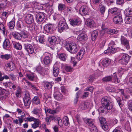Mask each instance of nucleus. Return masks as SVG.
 Segmentation results:
<instances>
[{
	"instance_id": "nucleus-1",
	"label": "nucleus",
	"mask_w": 132,
	"mask_h": 132,
	"mask_svg": "<svg viewBox=\"0 0 132 132\" xmlns=\"http://www.w3.org/2000/svg\"><path fill=\"white\" fill-rule=\"evenodd\" d=\"M101 103L102 106L107 110H110L113 108L112 104L105 98L102 99Z\"/></svg>"
},
{
	"instance_id": "nucleus-2",
	"label": "nucleus",
	"mask_w": 132,
	"mask_h": 132,
	"mask_svg": "<svg viewBox=\"0 0 132 132\" xmlns=\"http://www.w3.org/2000/svg\"><path fill=\"white\" fill-rule=\"evenodd\" d=\"M66 49L71 53H74L78 51V47L75 43L71 42L66 46Z\"/></svg>"
},
{
	"instance_id": "nucleus-3",
	"label": "nucleus",
	"mask_w": 132,
	"mask_h": 132,
	"mask_svg": "<svg viewBox=\"0 0 132 132\" xmlns=\"http://www.w3.org/2000/svg\"><path fill=\"white\" fill-rule=\"evenodd\" d=\"M58 27L60 32L64 30H66L68 28V27L65 21V20H60L58 24Z\"/></svg>"
},
{
	"instance_id": "nucleus-4",
	"label": "nucleus",
	"mask_w": 132,
	"mask_h": 132,
	"mask_svg": "<svg viewBox=\"0 0 132 132\" xmlns=\"http://www.w3.org/2000/svg\"><path fill=\"white\" fill-rule=\"evenodd\" d=\"M115 45L114 42L111 41L109 44L108 49L104 51V53L109 54L116 51V50L114 47Z\"/></svg>"
},
{
	"instance_id": "nucleus-5",
	"label": "nucleus",
	"mask_w": 132,
	"mask_h": 132,
	"mask_svg": "<svg viewBox=\"0 0 132 132\" xmlns=\"http://www.w3.org/2000/svg\"><path fill=\"white\" fill-rule=\"evenodd\" d=\"M121 56V58L119 60V62L123 64L127 65L130 56L126 54L122 55Z\"/></svg>"
},
{
	"instance_id": "nucleus-6",
	"label": "nucleus",
	"mask_w": 132,
	"mask_h": 132,
	"mask_svg": "<svg viewBox=\"0 0 132 132\" xmlns=\"http://www.w3.org/2000/svg\"><path fill=\"white\" fill-rule=\"evenodd\" d=\"M14 64L12 61L7 63L5 65V68L6 70L8 71H11L15 68Z\"/></svg>"
},
{
	"instance_id": "nucleus-7",
	"label": "nucleus",
	"mask_w": 132,
	"mask_h": 132,
	"mask_svg": "<svg viewBox=\"0 0 132 132\" xmlns=\"http://www.w3.org/2000/svg\"><path fill=\"white\" fill-rule=\"evenodd\" d=\"M45 17V14L42 12L37 13L36 15V19L38 23L42 22Z\"/></svg>"
},
{
	"instance_id": "nucleus-8",
	"label": "nucleus",
	"mask_w": 132,
	"mask_h": 132,
	"mask_svg": "<svg viewBox=\"0 0 132 132\" xmlns=\"http://www.w3.org/2000/svg\"><path fill=\"white\" fill-rule=\"evenodd\" d=\"M23 100L25 107L27 109L29 108L31 102L30 98L29 95H26L23 98Z\"/></svg>"
},
{
	"instance_id": "nucleus-9",
	"label": "nucleus",
	"mask_w": 132,
	"mask_h": 132,
	"mask_svg": "<svg viewBox=\"0 0 132 132\" xmlns=\"http://www.w3.org/2000/svg\"><path fill=\"white\" fill-rule=\"evenodd\" d=\"M86 24L89 28H94L96 27V23L94 21L91 19H87L86 21Z\"/></svg>"
},
{
	"instance_id": "nucleus-10",
	"label": "nucleus",
	"mask_w": 132,
	"mask_h": 132,
	"mask_svg": "<svg viewBox=\"0 0 132 132\" xmlns=\"http://www.w3.org/2000/svg\"><path fill=\"white\" fill-rule=\"evenodd\" d=\"M44 28L47 33L51 34L54 30V26L51 24H47L45 25Z\"/></svg>"
},
{
	"instance_id": "nucleus-11",
	"label": "nucleus",
	"mask_w": 132,
	"mask_h": 132,
	"mask_svg": "<svg viewBox=\"0 0 132 132\" xmlns=\"http://www.w3.org/2000/svg\"><path fill=\"white\" fill-rule=\"evenodd\" d=\"M89 10L88 8L86 5L82 6L80 9L79 12L82 15H87Z\"/></svg>"
},
{
	"instance_id": "nucleus-12",
	"label": "nucleus",
	"mask_w": 132,
	"mask_h": 132,
	"mask_svg": "<svg viewBox=\"0 0 132 132\" xmlns=\"http://www.w3.org/2000/svg\"><path fill=\"white\" fill-rule=\"evenodd\" d=\"M69 21L70 24L74 27L79 26L80 24L79 20L78 19H70Z\"/></svg>"
},
{
	"instance_id": "nucleus-13",
	"label": "nucleus",
	"mask_w": 132,
	"mask_h": 132,
	"mask_svg": "<svg viewBox=\"0 0 132 132\" xmlns=\"http://www.w3.org/2000/svg\"><path fill=\"white\" fill-rule=\"evenodd\" d=\"M121 44L123 45L127 50L129 49L130 46L128 41L123 36H121Z\"/></svg>"
},
{
	"instance_id": "nucleus-14",
	"label": "nucleus",
	"mask_w": 132,
	"mask_h": 132,
	"mask_svg": "<svg viewBox=\"0 0 132 132\" xmlns=\"http://www.w3.org/2000/svg\"><path fill=\"white\" fill-rule=\"evenodd\" d=\"M24 48L30 54H32L34 52L33 47L29 44H26L24 45Z\"/></svg>"
},
{
	"instance_id": "nucleus-15",
	"label": "nucleus",
	"mask_w": 132,
	"mask_h": 132,
	"mask_svg": "<svg viewBox=\"0 0 132 132\" xmlns=\"http://www.w3.org/2000/svg\"><path fill=\"white\" fill-rule=\"evenodd\" d=\"M113 20L114 23L117 24H120L121 23L122 19L121 16L117 15L114 18Z\"/></svg>"
},
{
	"instance_id": "nucleus-16",
	"label": "nucleus",
	"mask_w": 132,
	"mask_h": 132,
	"mask_svg": "<svg viewBox=\"0 0 132 132\" xmlns=\"http://www.w3.org/2000/svg\"><path fill=\"white\" fill-rule=\"evenodd\" d=\"M99 8L101 13L102 15H103L106 9L104 3L102 2L100 3L99 4Z\"/></svg>"
},
{
	"instance_id": "nucleus-17",
	"label": "nucleus",
	"mask_w": 132,
	"mask_h": 132,
	"mask_svg": "<svg viewBox=\"0 0 132 132\" xmlns=\"http://www.w3.org/2000/svg\"><path fill=\"white\" fill-rule=\"evenodd\" d=\"M78 40L82 42H84L87 40V36L85 34L81 33L78 36Z\"/></svg>"
},
{
	"instance_id": "nucleus-18",
	"label": "nucleus",
	"mask_w": 132,
	"mask_h": 132,
	"mask_svg": "<svg viewBox=\"0 0 132 132\" xmlns=\"http://www.w3.org/2000/svg\"><path fill=\"white\" fill-rule=\"evenodd\" d=\"M25 20L27 23L29 24L31 23L34 21L32 15L30 14H27L25 18Z\"/></svg>"
},
{
	"instance_id": "nucleus-19",
	"label": "nucleus",
	"mask_w": 132,
	"mask_h": 132,
	"mask_svg": "<svg viewBox=\"0 0 132 132\" xmlns=\"http://www.w3.org/2000/svg\"><path fill=\"white\" fill-rule=\"evenodd\" d=\"M41 109V107L36 106L34 108L31 112V113L35 115H38L40 112Z\"/></svg>"
},
{
	"instance_id": "nucleus-20",
	"label": "nucleus",
	"mask_w": 132,
	"mask_h": 132,
	"mask_svg": "<svg viewBox=\"0 0 132 132\" xmlns=\"http://www.w3.org/2000/svg\"><path fill=\"white\" fill-rule=\"evenodd\" d=\"M85 50L83 49H81L77 55L76 58L78 60H81L82 58V56L85 54Z\"/></svg>"
},
{
	"instance_id": "nucleus-21",
	"label": "nucleus",
	"mask_w": 132,
	"mask_h": 132,
	"mask_svg": "<svg viewBox=\"0 0 132 132\" xmlns=\"http://www.w3.org/2000/svg\"><path fill=\"white\" fill-rule=\"evenodd\" d=\"M85 121L88 124V127H91L93 125H94V119H85Z\"/></svg>"
},
{
	"instance_id": "nucleus-22",
	"label": "nucleus",
	"mask_w": 132,
	"mask_h": 132,
	"mask_svg": "<svg viewBox=\"0 0 132 132\" xmlns=\"http://www.w3.org/2000/svg\"><path fill=\"white\" fill-rule=\"evenodd\" d=\"M110 62V60L109 59L107 58L103 60L101 63L103 66L104 67H107L109 65Z\"/></svg>"
},
{
	"instance_id": "nucleus-23",
	"label": "nucleus",
	"mask_w": 132,
	"mask_h": 132,
	"mask_svg": "<svg viewBox=\"0 0 132 132\" xmlns=\"http://www.w3.org/2000/svg\"><path fill=\"white\" fill-rule=\"evenodd\" d=\"M88 103L85 102H82L79 105V108L82 110H85L87 109L88 106Z\"/></svg>"
},
{
	"instance_id": "nucleus-24",
	"label": "nucleus",
	"mask_w": 132,
	"mask_h": 132,
	"mask_svg": "<svg viewBox=\"0 0 132 132\" xmlns=\"http://www.w3.org/2000/svg\"><path fill=\"white\" fill-rule=\"evenodd\" d=\"M12 43L14 46V48L18 50H21V49L22 47L21 44L14 41H12Z\"/></svg>"
},
{
	"instance_id": "nucleus-25",
	"label": "nucleus",
	"mask_w": 132,
	"mask_h": 132,
	"mask_svg": "<svg viewBox=\"0 0 132 132\" xmlns=\"http://www.w3.org/2000/svg\"><path fill=\"white\" fill-rule=\"evenodd\" d=\"M34 121V123L31 124V126L33 128L35 129L38 127L40 121L39 119H36Z\"/></svg>"
},
{
	"instance_id": "nucleus-26",
	"label": "nucleus",
	"mask_w": 132,
	"mask_h": 132,
	"mask_svg": "<svg viewBox=\"0 0 132 132\" xmlns=\"http://www.w3.org/2000/svg\"><path fill=\"white\" fill-rule=\"evenodd\" d=\"M1 1L2 3L0 4V12L4 8L6 7L7 5L6 0H1Z\"/></svg>"
},
{
	"instance_id": "nucleus-27",
	"label": "nucleus",
	"mask_w": 132,
	"mask_h": 132,
	"mask_svg": "<svg viewBox=\"0 0 132 132\" xmlns=\"http://www.w3.org/2000/svg\"><path fill=\"white\" fill-rule=\"evenodd\" d=\"M12 34L13 36L16 39L20 40L22 38L21 34L18 32H13Z\"/></svg>"
},
{
	"instance_id": "nucleus-28",
	"label": "nucleus",
	"mask_w": 132,
	"mask_h": 132,
	"mask_svg": "<svg viewBox=\"0 0 132 132\" xmlns=\"http://www.w3.org/2000/svg\"><path fill=\"white\" fill-rule=\"evenodd\" d=\"M106 32L107 34H116L118 32V31L116 30L111 29H106Z\"/></svg>"
},
{
	"instance_id": "nucleus-29",
	"label": "nucleus",
	"mask_w": 132,
	"mask_h": 132,
	"mask_svg": "<svg viewBox=\"0 0 132 132\" xmlns=\"http://www.w3.org/2000/svg\"><path fill=\"white\" fill-rule=\"evenodd\" d=\"M10 46V42L7 39H6L4 42L3 43V47L5 48H9Z\"/></svg>"
},
{
	"instance_id": "nucleus-30",
	"label": "nucleus",
	"mask_w": 132,
	"mask_h": 132,
	"mask_svg": "<svg viewBox=\"0 0 132 132\" xmlns=\"http://www.w3.org/2000/svg\"><path fill=\"white\" fill-rule=\"evenodd\" d=\"M109 11L113 14H118L119 12V9L116 7H114L109 10Z\"/></svg>"
},
{
	"instance_id": "nucleus-31",
	"label": "nucleus",
	"mask_w": 132,
	"mask_h": 132,
	"mask_svg": "<svg viewBox=\"0 0 132 132\" xmlns=\"http://www.w3.org/2000/svg\"><path fill=\"white\" fill-rule=\"evenodd\" d=\"M6 90L0 87V98L3 99L5 98L6 96L5 95V93Z\"/></svg>"
},
{
	"instance_id": "nucleus-32",
	"label": "nucleus",
	"mask_w": 132,
	"mask_h": 132,
	"mask_svg": "<svg viewBox=\"0 0 132 132\" xmlns=\"http://www.w3.org/2000/svg\"><path fill=\"white\" fill-rule=\"evenodd\" d=\"M125 23L130 24L132 23V16H127L125 18Z\"/></svg>"
},
{
	"instance_id": "nucleus-33",
	"label": "nucleus",
	"mask_w": 132,
	"mask_h": 132,
	"mask_svg": "<svg viewBox=\"0 0 132 132\" xmlns=\"http://www.w3.org/2000/svg\"><path fill=\"white\" fill-rule=\"evenodd\" d=\"M36 40L38 42L40 43H43L45 42V39L43 36H37L36 37Z\"/></svg>"
},
{
	"instance_id": "nucleus-34",
	"label": "nucleus",
	"mask_w": 132,
	"mask_h": 132,
	"mask_svg": "<svg viewBox=\"0 0 132 132\" xmlns=\"http://www.w3.org/2000/svg\"><path fill=\"white\" fill-rule=\"evenodd\" d=\"M54 95L55 98L57 100H60L62 98L63 95L60 93H57L56 94L55 93Z\"/></svg>"
},
{
	"instance_id": "nucleus-35",
	"label": "nucleus",
	"mask_w": 132,
	"mask_h": 132,
	"mask_svg": "<svg viewBox=\"0 0 132 132\" xmlns=\"http://www.w3.org/2000/svg\"><path fill=\"white\" fill-rule=\"evenodd\" d=\"M59 72V69L56 67H53V73L54 76L55 77L57 76Z\"/></svg>"
},
{
	"instance_id": "nucleus-36",
	"label": "nucleus",
	"mask_w": 132,
	"mask_h": 132,
	"mask_svg": "<svg viewBox=\"0 0 132 132\" xmlns=\"http://www.w3.org/2000/svg\"><path fill=\"white\" fill-rule=\"evenodd\" d=\"M51 62L50 58L48 56H46L45 57L43 60L44 63L46 65L49 64Z\"/></svg>"
},
{
	"instance_id": "nucleus-37",
	"label": "nucleus",
	"mask_w": 132,
	"mask_h": 132,
	"mask_svg": "<svg viewBox=\"0 0 132 132\" xmlns=\"http://www.w3.org/2000/svg\"><path fill=\"white\" fill-rule=\"evenodd\" d=\"M53 85L52 82H46L44 83V87L46 89H50L52 88Z\"/></svg>"
},
{
	"instance_id": "nucleus-38",
	"label": "nucleus",
	"mask_w": 132,
	"mask_h": 132,
	"mask_svg": "<svg viewBox=\"0 0 132 132\" xmlns=\"http://www.w3.org/2000/svg\"><path fill=\"white\" fill-rule=\"evenodd\" d=\"M32 102L34 104L38 105L40 104V100L38 97L35 96L33 99Z\"/></svg>"
},
{
	"instance_id": "nucleus-39",
	"label": "nucleus",
	"mask_w": 132,
	"mask_h": 132,
	"mask_svg": "<svg viewBox=\"0 0 132 132\" xmlns=\"http://www.w3.org/2000/svg\"><path fill=\"white\" fill-rule=\"evenodd\" d=\"M98 36V32L96 30H94L92 33V39L93 41L95 40Z\"/></svg>"
},
{
	"instance_id": "nucleus-40",
	"label": "nucleus",
	"mask_w": 132,
	"mask_h": 132,
	"mask_svg": "<svg viewBox=\"0 0 132 132\" xmlns=\"http://www.w3.org/2000/svg\"><path fill=\"white\" fill-rule=\"evenodd\" d=\"M112 77L111 76H108L103 77L102 79V81L104 82H109L112 80Z\"/></svg>"
},
{
	"instance_id": "nucleus-41",
	"label": "nucleus",
	"mask_w": 132,
	"mask_h": 132,
	"mask_svg": "<svg viewBox=\"0 0 132 132\" xmlns=\"http://www.w3.org/2000/svg\"><path fill=\"white\" fill-rule=\"evenodd\" d=\"M36 119H37L35 118L34 117H31L29 115V117L25 118L24 119V121L25 122L27 121L31 122L34 121L35 120H36Z\"/></svg>"
},
{
	"instance_id": "nucleus-42",
	"label": "nucleus",
	"mask_w": 132,
	"mask_h": 132,
	"mask_svg": "<svg viewBox=\"0 0 132 132\" xmlns=\"http://www.w3.org/2000/svg\"><path fill=\"white\" fill-rule=\"evenodd\" d=\"M56 40L57 39L55 36L52 37L49 39L50 43L51 44H53L56 42Z\"/></svg>"
},
{
	"instance_id": "nucleus-43",
	"label": "nucleus",
	"mask_w": 132,
	"mask_h": 132,
	"mask_svg": "<svg viewBox=\"0 0 132 132\" xmlns=\"http://www.w3.org/2000/svg\"><path fill=\"white\" fill-rule=\"evenodd\" d=\"M102 128L105 131L109 129V124L106 122L101 125Z\"/></svg>"
},
{
	"instance_id": "nucleus-44",
	"label": "nucleus",
	"mask_w": 132,
	"mask_h": 132,
	"mask_svg": "<svg viewBox=\"0 0 132 132\" xmlns=\"http://www.w3.org/2000/svg\"><path fill=\"white\" fill-rule=\"evenodd\" d=\"M36 69L39 73H40L42 75H43V74H44V68H43L41 66H39L37 67L36 68Z\"/></svg>"
},
{
	"instance_id": "nucleus-45",
	"label": "nucleus",
	"mask_w": 132,
	"mask_h": 132,
	"mask_svg": "<svg viewBox=\"0 0 132 132\" xmlns=\"http://www.w3.org/2000/svg\"><path fill=\"white\" fill-rule=\"evenodd\" d=\"M63 121L64 124L65 126H68L69 123V119L67 116H65L64 117Z\"/></svg>"
},
{
	"instance_id": "nucleus-46",
	"label": "nucleus",
	"mask_w": 132,
	"mask_h": 132,
	"mask_svg": "<svg viewBox=\"0 0 132 132\" xmlns=\"http://www.w3.org/2000/svg\"><path fill=\"white\" fill-rule=\"evenodd\" d=\"M28 85L29 87L32 89H33L36 90H38L37 88L31 82H28Z\"/></svg>"
},
{
	"instance_id": "nucleus-47",
	"label": "nucleus",
	"mask_w": 132,
	"mask_h": 132,
	"mask_svg": "<svg viewBox=\"0 0 132 132\" xmlns=\"http://www.w3.org/2000/svg\"><path fill=\"white\" fill-rule=\"evenodd\" d=\"M92 132H97L98 131L97 128L95 125H93L91 127H89Z\"/></svg>"
},
{
	"instance_id": "nucleus-48",
	"label": "nucleus",
	"mask_w": 132,
	"mask_h": 132,
	"mask_svg": "<svg viewBox=\"0 0 132 132\" xmlns=\"http://www.w3.org/2000/svg\"><path fill=\"white\" fill-rule=\"evenodd\" d=\"M10 57V54H5L4 55H1V57L2 59L8 60Z\"/></svg>"
},
{
	"instance_id": "nucleus-49",
	"label": "nucleus",
	"mask_w": 132,
	"mask_h": 132,
	"mask_svg": "<svg viewBox=\"0 0 132 132\" xmlns=\"http://www.w3.org/2000/svg\"><path fill=\"white\" fill-rule=\"evenodd\" d=\"M15 25V23L13 21H11L9 23V26L10 29H13Z\"/></svg>"
},
{
	"instance_id": "nucleus-50",
	"label": "nucleus",
	"mask_w": 132,
	"mask_h": 132,
	"mask_svg": "<svg viewBox=\"0 0 132 132\" xmlns=\"http://www.w3.org/2000/svg\"><path fill=\"white\" fill-rule=\"evenodd\" d=\"M132 10L130 8L126 9L125 11V14L126 15H128L131 14Z\"/></svg>"
},
{
	"instance_id": "nucleus-51",
	"label": "nucleus",
	"mask_w": 132,
	"mask_h": 132,
	"mask_svg": "<svg viewBox=\"0 0 132 132\" xmlns=\"http://www.w3.org/2000/svg\"><path fill=\"white\" fill-rule=\"evenodd\" d=\"M59 56V58L63 61H64L66 58V55L65 54L63 53L60 54Z\"/></svg>"
},
{
	"instance_id": "nucleus-52",
	"label": "nucleus",
	"mask_w": 132,
	"mask_h": 132,
	"mask_svg": "<svg viewBox=\"0 0 132 132\" xmlns=\"http://www.w3.org/2000/svg\"><path fill=\"white\" fill-rule=\"evenodd\" d=\"M114 76L113 78L114 79V82L117 84L120 81L117 77L116 73H114L113 74Z\"/></svg>"
},
{
	"instance_id": "nucleus-53",
	"label": "nucleus",
	"mask_w": 132,
	"mask_h": 132,
	"mask_svg": "<svg viewBox=\"0 0 132 132\" xmlns=\"http://www.w3.org/2000/svg\"><path fill=\"white\" fill-rule=\"evenodd\" d=\"M26 76L28 79L30 81H32L34 78V75L32 74H27Z\"/></svg>"
},
{
	"instance_id": "nucleus-54",
	"label": "nucleus",
	"mask_w": 132,
	"mask_h": 132,
	"mask_svg": "<svg viewBox=\"0 0 132 132\" xmlns=\"http://www.w3.org/2000/svg\"><path fill=\"white\" fill-rule=\"evenodd\" d=\"M45 112H47L48 113L50 114H54L56 113V111L55 110L51 109H47V111L45 110Z\"/></svg>"
},
{
	"instance_id": "nucleus-55",
	"label": "nucleus",
	"mask_w": 132,
	"mask_h": 132,
	"mask_svg": "<svg viewBox=\"0 0 132 132\" xmlns=\"http://www.w3.org/2000/svg\"><path fill=\"white\" fill-rule=\"evenodd\" d=\"M21 36L22 37L24 38H26L28 37V35L26 31H23L21 33Z\"/></svg>"
},
{
	"instance_id": "nucleus-56",
	"label": "nucleus",
	"mask_w": 132,
	"mask_h": 132,
	"mask_svg": "<svg viewBox=\"0 0 132 132\" xmlns=\"http://www.w3.org/2000/svg\"><path fill=\"white\" fill-rule=\"evenodd\" d=\"M13 83L11 81H9L4 83V85L5 86L8 87L10 88Z\"/></svg>"
},
{
	"instance_id": "nucleus-57",
	"label": "nucleus",
	"mask_w": 132,
	"mask_h": 132,
	"mask_svg": "<svg viewBox=\"0 0 132 132\" xmlns=\"http://www.w3.org/2000/svg\"><path fill=\"white\" fill-rule=\"evenodd\" d=\"M65 8V5L64 4H59L58 6V9L60 11L63 10Z\"/></svg>"
},
{
	"instance_id": "nucleus-58",
	"label": "nucleus",
	"mask_w": 132,
	"mask_h": 132,
	"mask_svg": "<svg viewBox=\"0 0 132 132\" xmlns=\"http://www.w3.org/2000/svg\"><path fill=\"white\" fill-rule=\"evenodd\" d=\"M108 90L110 92H113L115 91V89L113 87L110 86L108 87Z\"/></svg>"
},
{
	"instance_id": "nucleus-59",
	"label": "nucleus",
	"mask_w": 132,
	"mask_h": 132,
	"mask_svg": "<svg viewBox=\"0 0 132 132\" xmlns=\"http://www.w3.org/2000/svg\"><path fill=\"white\" fill-rule=\"evenodd\" d=\"M99 120L101 125L106 122L105 119L103 117H100Z\"/></svg>"
},
{
	"instance_id": "nucleus-60",
	"label": "nucleus",
	"mask_w": 132,
	"mask_h": 132,
	"mask_svg": "<svg viewBox=\"0 0 132 132\" xmlns=\"http://www.w3.org/2000/svg\"><path fill=\"white\" fill-rule=\"evenodd\" d=\"M0 30H2L3 33H5V29L4 25L2 23L0 24Z\"/></svg>"
},
{
	"instance_id": "nucleus-61",
	"label": "nucleus",
	"mask_w": 132,
	"mask_h": 132,
	"mask_svg": "<svg viewBox=\"0 0 132 132\" xmlns=\"http://www.w3.org/2000/svg\"><path fill=\"white\" fill-rule=\"evenodd\" d=\"M65 70L67 72H70L72 71V68L70 66H66L65 67Z\"/></svg>"
},
{
	"instance_id": "nucleus-62",
	"label": "nucleus",
	"mask_w": 132,
	"mask_h": 132,
	"mask_svg": "<svg viewBox=\"0 0 132 132\" xmlns=\"http://www.w3.org/2000/svg\"><path fill=\"white\" fill-rule=\"evenodd\" d=\"M9 76L10 78L11 79L13 80L14 81L15 80V76L14 75L13 73H11L9 74Z\"/></svg>"
},
{
	"instance_id": "nucleus-63",
	"label": "nucleus",
	"mask_w": 132,
	"mask_h": 132,
	"mask_svg": "<svg viewBox=\"0 0 132 132\" xmlns=\"http://www.w3.org/2000/svg\"><path fill=\"white\" fill-rule=\"evenodd\" d=\"M57 121L58 122V125L60 126L62 125V120L60 117H58L57 118Z\"/></svg>"
},
{
	"instance_id": "nucleus-64",
	"label": "nucleus",
	"mask_w": 132,
	"mask_h": 132,
	"mask_svg": "<svg viewBox=\"0 0 132 132\" xmlns=\"http://www.w3.org/2000/svg\"><path fill=\"white\" fill-rule=\"evenodd\" d=\"M106 32V29L101 30L100 32V36L102 37L104 36Z\"/></svg>"
}]
</instances>
